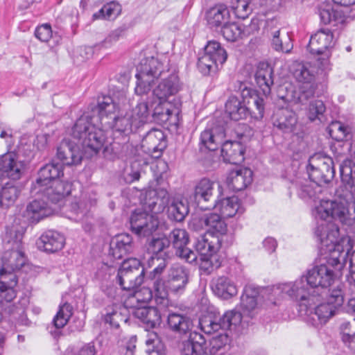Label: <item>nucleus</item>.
I'll use <instances>...</instances> for the list:
<instances>
[{
	"label": "nucleus",
	"instance_id": "1",
	"mask_svg": "<svg viewBox=\"0 0 355 355\" xmlns=\"http://www.w3.org/2000/svg\"><path fill=\"white\" fill-rule=\"evenodd\" d=\"M316 218L323 220L315 232L322 243H325L329 254L325 257L326 263L315 266L312 269V297L327 296L330 294L329 286L337 277L342 275V270L346 259L351 250L347 239L345 248L337 243L339 228L333 220H338L347 225H352L355 220V214L350 213L345 202L336 200H314Z\"/></svg>",
	"mask_w": 355,
	"mask_h": 355
},
{
	"label": "nucleus",
	"instance_id": "2",
	"mask_svg": "<svg viewBox=\"0 0 355 355\" xmlns=\"http://www.w3.org/2000/svg\"><path fill=\"white\" fill-rule=\"evenodd\" d=\"M118 110L119 106L112 98L103 95L98 97L97 105L94 111L97 112L104 128L110 129L112 133L118 132L125 135L137 131L145 124L151 112V107L147 101L139 103L132 110L122 116H116Z\"/></svg>",
	"mask_w": 355,
	"mask_h": 355
},
{
	"label": "nucleus",
	"instance_id": "3",
	"mask_svg": "<svg viewBox=\"0 0 355 355\" xmlns=\"http://www.w3.org/2000/svg\"><path fill=\"white\" fill-rule=\"evenodd\" d=\"M22 239L23 234L21 232L8 228L3 238L7 246L2 257L3 267L0 269V276L9 273L10 282L6 283L4 281H0V306L9 314H12L15 309L12 302L17 295L14 288L17 284V279L12 272L19 269L22 265V262H20L24 256L21 250Z\"/></svg>",
	"mask_w": 355,
	"mask_h": 355
},
{
	"label": "nucleus",
	"instance_id": "4",
	"mask_svg": "<svg viewBox=\"0 0 355 355\" xmlns=\"http://www.w3.org/2000/svg\"><path fill=\"white\" fill-rule=\"evenodd\" d=\"M333 33L328 29H322L312 35V45L318 44V47L312 48V55H314L315 62L313 68L317 69L315 75L312 73L313 93L320 96L324 94L327 88V78L329 71V47L334 45ZM313 71L312 70V73Z\"/></svg>",
	"mask_w": 355,
	"mask_h": 355
},
{
	"label": "nucleus",
	"instance_id": "5",
	"mask_svg": "<svg viewBox=\"0 0 355 355\" xmlns=\"http://www.w3.org/2000/svg\"><path fill=\"white\" fill-rule=\"evenodd\" d=\"M241 322V314L235 310L226 311L222 316L211 318L206 316L200 319L199 325L202 331L211 334L221 330L222 332L211 338L209 341L210 350L216 353L230 343L227 332L232 327H236Z\"/></svg>",
	"mask_w": 355,
	"mask_h": 355
},
{
	"label": "nucleus",
	"instance_id": "6",
	"mask_svg": "<svg viewBox=\"0 0 355 355\" xmlns=\"http://www.w3.org/2000/svg\"><path fill=\"white\" fill-rule=\"evenodd\" d=\"M311 270L308 269L299 279L294 282L279 284L273 286V291H279L298 302L299 315L307 323L311 321Z\"/></svg>",
	"mask_w": 355,
	"mask_h": 355
},
{
	"label": "nucleus",
	"instance_id": "7",
	"mask_svg": "<svg viewBox=\"0 0 355 355\" xmlns=\"http://www.w3.org/2000/svg\"><path fill=\"white\" fill-rule=\"evenodd\" d=\"M92 121V116L89 113H84L74 124L72 136L79 140L83 147L97 153L105 145L109 131L96 128Z\"/></svg>",
	"mask_w": 355,
	"mask_h": 355
},
{
	"label": "nucleus",
	"instance_id": "8",
	"mask_svg": "<svg viewBox=\"0 0 355 355\" xmlns=\"http://www.w3.org/2000/svg\"><path fill=\"white\" fill-rule=\"evenodd\" d=\"M189 282V272L187 268L174 263L168 269L166 279H157L153 283V288L157 303L167 300L169 293H182Z\"/></svg>",
	"mask_w": 355,
	"mask_h": 355
},
{
	"label": "nucleus",
	"instance_id": "9",
	"mask_svg": "<svg viewBox=\"0 0 355 355\" xmlns=\"http://www.w3.org/2000/svg\"><path fill=\"white\" fill-rule=\"evenodd\" d=\"M163 73V64L157 58L151 56L142 59L137 66L135 93L138 95L146 94L150 91L154 80Z\"/></svg>",
	"mask_w": 355,
	"mask_h": 355
},
{
	"label": "nucleus",
	"instance_id": "10",
	"mask_svg": "<svg viewBox=\"0 0 355 355\" xmlns=\"http://www.w3.org/2000/svg\"><path fill=\"white\" fill-rule=\"evenodd\" d=\"M145 269L141 261L136 258L124 260L117 273L116 280L125 291H135L144 282Z\"/></svg>",
	"mask_w": 355,
	"mask_h": 355
},
{
	"label": "nucleus",
	"instance_id": "11",
	"mask_svg": "<svg viewBox=\"0 0 355 355\" xmlns=\"http://www.w3.org/2000/svg\"><path fill=\"white\" fill-rule=\"evenodd\" d=\"M344 302L343 292L340 286L331 291L327 296L316 295L312 297V302L314 304L320 302L315 308V315L320 323H325L335 314L336 311Z\"/></svg>",
	"mask_w": 355,
	"mask_h": 355
},
{
	"label": "nucleus",
	"instance_id": "12",
	"mask_svg": "<svg viewBox=\"0 0 355 355\" xmlns=\"http://www.w3.org/2000/svg\"><path fill=\"white\" fill-rule=\"evenodd\" d=\"M130 223L132 232L144 236L151 234L159 224L157 218L145 209L144 205L132 213Z\"/></svg>",
	"mask_w": 355,
	"mask_h": 355
},
{
	"label": "nucleus",
	"instance_id": "13",
	"mask_svg": "<svg viewBox=\"0 0 355 355\" xmlns=\"http://www.w3.org/2000/svg\"><path fill=\"white\" fill-rule=\"evenodd\" d=\"M265 30L271 37L272 47L277 51L288 53L293 48L291 35L288 32H281V24L276 18L266 21Z\"/></svg>",
	"mask_w": 355,
	"mask_h": 355
},
{
	"label": "nucleus",
	"instance_id": "14",
	"mask_svg": "<svg viewBox=\"0 0 355 355\" xmlns=\"http://www.w3.org/2000/svg\"><path fill=\"white\" fill-rule=\"evenodd\" d=\"M26 171V164L15 153H8L0 157V173L12 180H19Z\"/></svg>",
	"mask_w": 355,
	"mask_h": 355
},
{
	"label": "nucleus",
	"instance_id": "15",
	"mask_svg": "<svg viewBox=\"0 0 355 355\" xmlns=\"http://www.w3.org/2000/svg\"><path fill=\"white\" fill-rule=\"evenodd\" d=\"M215 182L208 178L201 179L195 186L193 198L202 209H209L216 202Z\"/></svg>",
	"mask_w": 355,
	"mask_h": 355
},
{
	"label": "nucleus",
	"instance_id": "16",
	"mask_svg": "<svg viewBox=\"0 0 355 355\" xmlns=\"http://www.w3.org/2000/svg\"><path fill=\"white\" fill-rule=\"evenodd\" d=\"M170 196L164 189L150 190L146 193L143 205L154 216L162 213L168 206Z\"/></svg>",
	"mask_w": 355,
	"mask_h": 355
},
{
	"label": "nucleus",
	"instance_id": "17",
	"mask_svg": "<svg viewBox=\"0 0 355 355\" xmlns=\"http://www.w3.org/2000/svg\"><path fill=\"white\" fill-rule=\"evenodd\" d=\"M57 157L62 162V166H72L81 162L83 154L78 144L70 140L63 139L58 147Z\"/></svg>",
	"mask_w": 355,
	"mask_h": 355
},
{
	"label": "nucleus",
	"instance_id": "18",
	"mask_svg": "<svg viewBox=\"0 0 355 355\" xmlns=\"http://www.w3.org/2000/svg\"><path fill=\"white\" fill-rule=\"evenodd\" d=\"M166 147V136L159 129L152 128L148 131L141 140V148L144 151L150 153H158L159 157Z\"/></svg>",
	"mask_w": 355,
	"mask_h": 355
},
{
	"label": "nucleus",
	"instance_id": "19",
	"mask_svg": "<svg viewBox=\"0 0 355 355\" xmlns=\"http://www.w3.org/2000/svg\"><path fill=\"white\" fill-rule=\"evenodd\" d=\"M71 183L58 180L42 187V191L37 189L36 193L42 194L51 203L56 204L71 193Z\"/></svg>",
	"mask_w": 355,
	"mask_h": 355
},
{
	"label": "nucleus",
	"instance_id": "20",
	"mask_svg": "<svg viewBox=\"0 0 355 355\" xmlns=\"http://www.w3.org/2000/svg\"><path fill=\"white\" fill-rule=\"evenodd\" d=\"M71 183L58 180L42 187V191L37 189L36 193L42 194L51 203L56 204L71 193Z\"/></svg>",
	"mask_w": 355,
	"mask_h": 355
},
{
	"label": "nucleus",
	"instance_id": "21",
	"mask_svg": "<svg viewBox=\"0 0 355 355\" xmlns=\"http://www.w3.org/2000/svg\"><path fill=\"white\" fill-rule=\"evenodd\" d=\"M61 175H63L61 164L54 162L46 164L38 172V177L33 183L34 189L42 191V187L58 180L57 178H59Z\"/></svg>",
	"mask_w": 355,
	"mask_h": 355
},
{
	"label": "nucleus",
	"instance_id": "22",
	"mask_svg": "<svg viewBox=\"0 0 355 355\" xmlns=\"http://www.w3.org/2000/svg\"><path fill=\"white\" fill-rule=\"evenodd\" d=\"M252 171L248 168L232 171L227 178L228 188L234 191L245 189L252 182Z\"/></svg>",
	"mask_w": 355,
	"mask_h": 355
},
{
	"label": "nucleus",
	"instance_id": "23",
	"mask_svg": "<svg viewBox=\"0 0 355 355\" xmlns=\"http://www.w3.org/2000/svg\"><path fill=\"white\" fill-rule=\"evenodd\" d=\"M245 147L237 141H226L222 143L221 155L225 162L239 164L244 161Z\"/></svg>",
	"mask_w": 355,
	"mask_h": 355
},
{
	"label": "nucleus",
	"instance_id": "24",
	"mask_svg": "<svg viewBox=\"0 0 355 355\" xmlns=\"http://www.w3.org/2000/svg\"><path fill=\"white\" fill-rule=\"evenodd\" d=\"M255 80L265 96L270 94L271 87L274 84V71L266 62L259 63L254 75Z\"/></svg>",
	"mask_w": 355,
	"mask_h": 355
},
{
	"label": "nucleus",
	"instance_id": "25",
	"mask_svg": "<svg viewBox=\"0 0 355 355\" xmlns=\"http://www.w3.org/2000/svg\"><path fill=\"white\" fill-rule=\"evenodd\" d=\"M64 243L63 235L56 231L48 230L41 235L37 244L40 250L53 253L62 250Z\"/></svg>",
	"mask_w": 355,
	"mask_h": 355
},
{
	"label": "nucleus",
	"instance_id": "26",
	"mask_svg": "<svg viewBox=\"0 0 355 355\" xmlns=\"http://www.w3.org/2000/svg\"><path fill=\"white\" fill-rule=\"evenodd\" d=\"M180 88L179 78L175 72H173L167 78L162 80L153 89V93L159 101H162L178 93Z\"/></svg>",
	"mask_w": 355,
	"mask_h": 355
},
{
	"label": "nucleus",
	"instance_id": "27",
	"mask_svg": "<svg viewBox=\"0 0 355 355\" xmlns=\"http://www.w3.org/2000/svg\"><path fill=\"white\" fill-rule=\"evenodd\" d=\"M54 209L43 199H35L26 207V214L33 223H38L40 220L51 216Z\"/></svg>",
	"mask_w": 355,
	"mask_h": 355
},
{
	"label": "nucleus",
	"instance_id": "28",
	"mask_svg": "<svg viewBox=\"0 0 355 355\" xmlns=\"http://www.w3.org/2000/svg\"><path fill=\"white\" fill-rule=\"evenodd\" d=\"M133 250L132 238L128 234L116 236L110 243V254L115 259H121Z\"/></svg>",
	"mask_w": 355,
	"mask_h": 355
},
{
	"label": "nucleus",
	"instance_id": "29",
	"mask_svg": "<svg viewBox=\"0 0 355 355\" xmlns=\"http://www.w3.org/2000/svg\"><path fill=\"white\" fill-rule=\"evenodd\" d=\"M212 207L218 209L221 216L223 218H232L236 214L241 215L245 211L236 196L216 200Z\"/></svg>",
	"mask_w": 355,
	"mask_h": 355
},
{
	"label": "nucleus",
	"instance_id": "30",
	"mask_svg": "<svg viewBox=\"0 0 355 355\" xmlns=\"http://www.w3.org/2000/svg\"><path fill=\"white\" fill-rule=\"evenodd\" d=\"M211 288L216 295L224 300L232 297L238 292L235 284L225 276L213 279L211 282Z\"/></svg>",
	"mask_w": 355,
	"mask_h": 355
},
{
	"label": "nucleus",
	"instance_id": "31",
	"mask_svg": "<svg viewBox=\"0 0 355 355\" xmlns=\"http://www.w3.org/2000/svg\"><path fill=\"white\" fill-rule=\"evenodd\" d=\"M167 324L172 331L181 335L189 333L193 327V322L189 316L175 312L168 313Z\"/></svg>",
	"mask_w": 355,
	"mask_h": 355
},
{
	"label": "nucleus",
	"instance_id": "32",
	"mask_svg": "<svg viewBox=\"0 0 355 355\" xmlns=\"http://www.w3.org/2000/svg\"><path fill=\"white\" fill-rule=\"evenodd\" d=\"M223 242L219 237L209 235L208 238L206 235H200L197 238L194 246L200 257L209 256L216 254L222 246Z\"/></svg>",
	"mask_w": 355,
	"mask_h": 355
},
{
	"label": "nucleus",
	"instance_id": "33",
	"mask_svg": "<svg viewBox=\"0 0 355 355\" xmlns=\"http://www.w3.org/2000/svg\"><path fill=\"white\" fill-rule=\"evenodd\" d=\"M224 137V130L222 127L206 128L201 132L200 144L209 150L213 151L222 144Z\"/></svg>",
	"mask_w": 355,
	"mask_h": 355
},
{
	"label": "nucleus",
	"instance_id": "34",
	"mask_svg": "<svg viewBox=\"0 0 355 355\" xmlns=\"http://www.w3.org/2000/svg\"><path fill=\"white\" fill-rule=\"evenodd\" d=\"M316 14L318 15L320 22L324 24L334 23V26L344 21L342 12L336 10L332 6L327 2H322L317 6Z\"/></svg>",
	"mask_w": 355,
	"mask_h": 355
},
{
	"label": "nucleus",
	"instance_id": "35",
	"mask_svg": "<svg viewBox=\"0 0 355 355\" xmlns=\"http://www.w3.org/2000/svg\"><path fill=\"white\" fill-rule=\"evenodd\" d=\"M206 17L209 26L211 28H216L223 26L228 21L230 12L227 6L219 3L211 8L207 11Z\"/></svg>",
	"mask_w": 355,
	"mask_h": 355
},
{
	"label": "nucleus",
	"instance_id": "36",
	"mask_svg": "<svg viewBox=\"0 0 355 355\" xmlns=\"http://www.w3.org/2000/svg\"><path fill=\"white\" fill-rule=\"evenodd\" d=\"M225 112L230 119L234 121H239L246 119L250 114L249 109L244 102L241 101L238 97L231 96L225 103Z\"/></svg>",
	"mask_w": 355,
	"mask_h": 355
},
{
	"label": "nucleus",
	"instance_id": "37",
	"mask_svg": "<svg viewBox=\"0 0 355 355\" xmlns=\"http://www.w3.org/2000/svg\"><path fill=\"white\" fill-rule=\"evenodd\" d=\"M135 315L145 325L146 329H153L161 322V315L154 306L141 307L136 309Z\"/></svg>",
	"mask_w": 355,
	"mask_h": 355
},
{
	"label": "nucleus",
	"instance_id": "38",
	"mask_svg": "<svg viewBox=\"0 0 355 355\" xmlns=\"http://www.w3.org/2000/svg\"><path fill=\"white\" fill-rule=\"evenodd\" d=\"M277 118L274 125L284 132H292L297 124V116L295 113L289 109L280 110L277 114Z\"/></svg>",
	"mask_w": 355,
	"mask_h": 355
},
{
	"label": "nucleus",
	"instance_id": "39",
	"mask_svg": "<svg viewBox=\"0 0 355 355\" xmlns=\"http://www.w3.org/2000/svg\"><path fill=\"white\" fill-rule=\"evenodd\" d=\"M221 215L215 213L208 214L207 230L210 233L209 235L222 239L226 236L227 227L225 222L223 220Z\"/></svg>",
	"mask_w": 355,
	"mask_h": 355
},
{
	"label": "nucleus",
	"instance_id": "40",
	"mask_svg": "<svg viewBox=\"0 0 355 355\" xmlns=\"http://www.w3.org/2000/svg\"><path fill=\"white\" fill-rule=\"evenodd\" d=\"M20 193L19 187L12 183L0 187V208L8 209L13 205Z\"/></svg>",
	"mask_w": 355,
	"mask_h": 355
},
{
	"label": "nucleus",
	"instance_id": "41",
	"mask_svg": "<svg viewBox=\"0 0 355 355\" xmlns=\"http://www.w3.org/2000/svg\"><path fill=\"white\" fill-rule=\"evenodd\" d=\"M189 211L187 203L182 200H173L168 206V217L171 220L182 222L189 214Z\"/></svg>",
	"mask_w": 355,
	"mask_h": 355
},
{
	"label": "nucleus",
	"instance_id": "42",
	"mask_svg": "<svg viewBox=\"0 0 355 355\" xmlns=\"http://www.w3.org/2000/svg\"><path fill=\"white\" fill-rule=\"evenodd\" d=\"M170 241L166 236L153 238L148 243V250L153 255L151 257H168V248Z\"/></svg>",
	"mask_w": 355,
	"mask_h": 355
},
{
	"label": "nucleus",
	"instance_id": "43",
	"mask_svg": "<svg viewBox=\"0 0 355 355\" xmlns=\"http://www.w3.org/2000/svg\"><path fill=\"white\" fill-rule=\"evenodd\" d=\"M148 355H165V347L157 333L148 331L146 340Z\"/></svg>",
	"mask_w": 355,
	"mask_h": 355
},
{
	"label": "nucleus",
	"instance_id": "44",
	"mask_svg": "<svg viewBox=\"0 0 355 355\" xmlns=\"http://www.w3.org/2000/svg\"><path fill=\"white\" fill-rule=\"evenodd\" d=\"M168 257H150L148 260V267H154L153 270L149 274V278L153 281V284L157 279H162L161 275L167 266V259Z\"/></svg>",
	"mask_w": 355,
	"mask_h": 355
},
{
	"label": "nucleus",
	"instance_id": "45",
	"mask_svg": "<svg viewBox=\"0 0 355 355\" xmlns=\"http://www.w3.org/2000/svg\"><path fill=\"white\" fill-rule=\"evenodd\" d=\"M290 69L299 83L311 85V71L309 66L295 61L291 64Z\"/></svg>",
	"mask_w": 355,
	"mask_h": 355
},
{
	"label": "nucleus",
	"instance_id": "46",
	"mask_svg": "<svg viewBox=\"0 0 355 355\" xmlns=\"http://www.w3.org/2000/svg\"><path fill=\"white\" fill-rule=\"evenodd\" d=\"M204 53L214 58L215 60L222 65L227 58L225 50L221 47L219 42L209 41L204 49Z\"/></svg>",
	"mask_w": 355,
	"mask_h": 355
},
{
	"label": "nucleus",
	"instance_id": "47",
	"mask_svg": "<svg viewBox=\"0 0 355 355\" xmlns=\"http://www.w3.org/2000/svg\"><path fill=\"white\" fill-rule=\"evenodd\" d=\"M312 182L318 181L328 182L333 177L334 169L325 162L317 166L312 165Z\"/></svg>",
	"mask_w": 355,
	"mask_h": 355
},
{
	"label": "nucleus",
	"instance_id": "48",
	"mask_svg": "<svg viewBox=\"0 0 355 355\" xmlns=\"http://www.w3.org/2000/svg\"><path fill=\"white\" fill-rule=\"evenodd\" d=\"M199 268L205 275H209L214 270L218 268L221 263L216 254H211L209 256L200 257Z\"/></svg>",
	"mask_w": 355,
	"mask_h": 355
},
{
	"label": "nucleus",
	"instance_id": "49",
	"mask_svg": "<svg viewBox=\"0 0 355 355\" xmlns=\"http://www.w3.org/2000/svg\"><path fill=\"white\" fill-rule=\"evenodd\" d=\"M157 101V104L152 112V116L157 123L165 124L172 117V112L168 107V104L162 103L159 99Z\"/></svg>",
	"mask_w": 355,
	"mask_h": 355
},
{
	"label": "nucleus",
	"instance_id": "50",
	"mask_svg": "<svg viewBox=\"0 0 355 355\" xmlns=\"http://www.w3.org/2000/svg\"><path fill=\"white\" fill-rule=\"evenodd\" d=\"M218 64H220L218 62L205 53H203V54L198 58L197 62L198 70L204 76L209 75L211 71L216 70Z\"/></svg>",
	"mask_w": 355,
	"mask_h": 355
},
{
	"label": "nucleus",
	"instance_id": "51",
	"mask_svg": "<svg viewBox=\"0 0 355 355\" xmlns=\"http://www.w3.org/2000/svg\"><path fill=\"white\" fill-rule=\"evenodd\" d=\"M167 238L176 250L186 246L189 243V235L183 229H174Z\"/></svg>",
	"mask_w": 355,
	"mask_h": 355
},
{
	"label": "nucleus",
	"instance_id": "52",
	"mask_svg": "<svg viewBox=\"0 0 355 355\" xmlns=\"http://www.w3.org/2000/svg\"><path fill=\"white\" fill-rule=\"evenodd\" d=\"M71 306L65 303L60 307L59 311L53 320V326L58 329H62L65 326L71 315Z\"/></svg>",
	"mask_w": 355,
	"mask_h": 355
},
{
	"label": "nucleus",
	"instance_id": "53",
	"mask_svg": "<svg viewBox=\"0 0 355 355\" xmlns=\"http://www.w3.org/2000/svg\"><path fill=\"white\" fill-rule=\"evenodd\" d=\"M221 33L226 40L234 42L243 34V28L236 23L227 22L222 26Z\"/></svg>",
	"mask_w": 355,
	"mask_h": 355
},
{
	"label": "nucleus",
	"instance_id": "54",
	"mask_svg": "<svg viewBox=\"0 0 355 355\" xmlns=\"http://www.w3.org/2000/svg\"><path fill=\"white\" fill-rule=\"evenodd\" d=\"M325 111L326 107L322 101H312V123H317V124L327 123Z\"/></svg>",
	"mask_w": 355,
	"mask_h": 355
},
{
	"label": "nucleus",
	"instance_id": "55",
	"mask_svg": "<svg viewBox=\"0 0 355 355\" xmlns=\"http://www.w3.org/2000/svg\"><path fill=\"white\" fill-rule=\"evenodd\" d=\"M329 134L334 139L344 140L348 134L347 128L340 121L332 122L329 128Z\"/></svg>",
	"mask_w": 355,
	"mask_h": 355
},
{
	"label": "nucleus",
	"instance_id": "56",
	"mask_svg": "<svg viewBox=\"0 0 355 355\" xmlns=\"http://www.w3.org/2000/svg\"><path fill=\"white\" fill-rule=\"evenodd\" d=\"M141 166L137 162H133L129 168L123 173V180L128 184H131L139 180L141 177Z\"/></svg>",
	"mask_w": 355,
	"mask_h": 355
},
{
	"label": "nucleus",
	"instance_id": "57",
	"mask_svg": "<svg viewBox=\"0 0 355 355\" xmlns=\"http://www.w3.org/2000/svg\"><path fill=\"white\" fill-rule=\"evenodd\" d=\"M232 8L236 17L242 19L247 18L252 11L249 0H236Z\"/></svg>",
	"mask_w": 355,
	"mask_h": 355
},
{
	"label": "nucleus",
	"instance_id": "58",
	"mask_svg": "<svg viewBox=\"0 0 355 355\" xmlns=\"http://www.w3.org/2000/svg\"><path fill=\"white\" fill-rule=\"evenodd\" d=\"M257 300L252 298V297H246L244 295H241V308L242 309L243 313L241 314V318H243V315H247L250 318L253 317V311L255 309L257 306ZM238 312V311H236Z\"/></svg>",
	"mask_w": 355,
	"mask_h": 355
},
{
	"label": "nucleus",
	"instance_id": "59",
	"mask_svg": "<svg viewBox=\"0 0 355 355\" xmlns=\"http://www.w3.org/2000/svg\"><path fill=\"white\" fill-rule=\"evenodd\" d=\"M104 320L105 323H108L111 327L117 329L120 327V323L122 322H126L127 319L121 313L117 311H112V312H107L105 314Z\"/></svg>",
	"mask_w": 355,
	"mask_h": 355
},
{
	"label": "nucleus",
	"instance_id": "60",
	"mask_svg": "<svg viewBox=\"0 0 355 355\" xmlns=\"http://www.w3.org/2000/svg\"><path fill=\"white\" fill-rule=\"evenodd\" d=\"M35 37L42 42H47L52 37V29L49 24H44L36 28Z\"/></svg>",
	"mask_w": 355,
	"mask_h": 355
},
{
	"label": "nucleus",
	"instance_id": "61",
	"mask_svg": "<svg viewBox=\"0 0 355 355\" xmlns=\"http://www.w3.org/2000/svg\"><path fill=\"white\" fill-rule=\"evenodd\" d=\"M118 144L114 142L112 139L107 138L105 145L103 146V154L104 157L109 159H114L118 153Z\"/></svg>",
	"mask_w": 355,
	"mask_h": 355
},
{
	"label": "nucleus",
	"instance_id": "62",
	"mask_svg": "<svg viewBox=\"0 0 355 355\" xmlns=\"http://www.w3.org/2000/svg\"><path fill=\"white\" fill-rule=\"evenodd\" d=\"M208 214L202 215H194L189 221V225L191 229L198 231L207 228Z\"/></svg>",
	"mask_w": 355,
	"mask_h": 355
},
{
	"label": "nucleus",
	"instance_id": "63",
	"mask_svg": "<svg viewBox=\"0 0 355 355\" xmlns=\"http://www.w3.org/2000/svg\"><path fill=\"white\" fill-rule=\"evenodd\" d=\"M134 291V296L138 302L148 303L153 299V291L148 288L144 286L137 291Z\"/></svg>",
	"mask_w": 355,
	"mask_h": 355
},
{
	"label": "nucleus",
	"instance_id": "64",
	"mask_svg": "<svg viewBox=\"0 0 355 355\" xmlns=\"http://www.w3.org/2000/svg\"><path fill=\"white\" fill-rule=\"evenodd\" d=\"M175 254L178 257L184 259L189 263L196 262L198 259L196 253L191 249L187 248V245L176 250Z\"/></svg>",
	"mask_w": 355,
	"mask_h": 355
}]
</instances>
